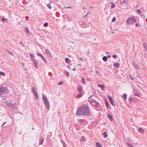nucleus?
Instances as JSON below:
<instances>
[{"label": "nucleus", "instance_id": "1", "mask_svg": "<svg viewBox=\"0 0 147 147\" xmlns=\"http://www.w3.org/2000/svg\"><path fill=\"white\" fill-rule=\"evenodd\" d=\"M76 113L78 115L89 116L90 115V112L88 106H82L78 108Z\"/></svg>", "mask_w": 147, "mask_h": 147}, {"label": "nucleus", "instance_id": "2", "mask_svg": "<svg viewBox=\"0 0 147 147\" xmlns=\"http://www.w3.org/2000/svg\"><path fill=\"white\" fill-rule=\"evenodd\" d=\"M9 91L7 87L2 86L0 87V96L2 95V94H7L9 93Z\"/></svg>", "mask_w": 147, "mask_h": 147}, {"label": "nucleus", "instance_id": "3", "mask_svg": "<svg viewBox=\"0 0 147 147\" xmlns=\"http://www.w3.org/2000/svg\"><path fill=\"white\" fill-rule=\"evenodd\" d=\"M5 103L6 105L10 108L15 109L16 107V104L15 102L12 103L10 101H6Z\"/></svg>", "mask_w": 147, "mask_h": 147}, {"label": "nucleus", "instance_id": "4", "mask_svg": "<svg viewBox=\"0 0 147 147\" xmlns=\"http://www.w3.org/2000/svg\"><path fill=\"white\" fill-rule=\"evenodd\" d=\"M43 100L45 104V107L48 110L50 109L49 103L47 100V99L46 96H42Z\"/></svg>", "mask_w": 147, "mask_h": 147}, {"label": "nucleus", "instance_id": "5", "mask_svg": "<svg viewBox=\"0 0 147 147\" xmlns=\"http://www.w3.org/2000/svg\"><path fill=\"white\" fill-rule=\"evenodd\" d=\"M137 21L136 19L134 17H132L128 18L126 22L128 24H133Z\"/></svg>", "mask_w": 147, "mask_h": 147}, {"label": "nucleus", "instance_id": "6", "mask_svg": "<svg viewBox=\"0 0 147 147\" xmlns=\"http://www.w3.org/2000/svg\"><path fill=\"white\" fill-rule=\"evenodd\" d=\"M90 104L92 105H94L95 106L98 107V106L99 103L95 100H93L90 101Z\"/></svg>", "mask_w": 147, "mask_h": 147}, {"label": "nucleus", "instance_id": "7", "mask_svg": "<svg viewBox=\"0 0 147 147\" xmlns=\"http://www.w3.org/2000/svg\"><path fill=\"white\" fill-rule=\"evenodd\" d=\"M83 86L81 85H79L77 87V90L79 92H81L83 91Z\"/></svg>", "mask_w": 147, "mask_h": 147}, {"label": "nucleus", "instance_id": "8", "mask_svg": "<svg viewBox=\"0 0 147 147\" xmlns=\"http://www.w3.org/2000/svg\"><path fill=\"white\" fill-rule=\"evenodd\" d=\"M37 55L39 56H40V57L42 58V59L44 61V62L45 63L47 64V63L46 59L43 57V56L42 54L38 53L37 54Z\"/></svg>", "mask_w": 147, "mask_h": 147}, {"label": "nucleus", "instance_id": "9", "mask_svg": "<svg viewBox=\"0 0 147 147\" xmlns=\"http://www.w3.org/2000/svg\"><path fill=\"white\" fill-rule=\"evenodd\" d=\"M44 140V138L43 137L41 136L40 138L39 142V145H41L42 144Z\"/></svg>", "mask_w": 147, "mask_h": 147}, {"label": "nucleus", "instance_id": "10", "mask_svg": "<svg viewBox=\"0 0 147 147\" xmlns=\"http://www.w3.org/2000/svg\"><path fill=\"white\" fill-rule=\"evenodd\" d=\"M45 52L46 54L49 56V57H52L51 54L49 50L48 49H46L45 50Z\"/></svg>", "mask_w": 147, "mask_h": 147}, {"label": "nucleus", "instance_id": "11", "mask_svg": "<svg viewBox=\"0 0 147 147\" xmlns=\"http://www.w3.org/2000/svg\"><path fill=\"white\" fill-rule=\"evenodd\" d=\"M33 62H34V67L36 68H38V62L35 59L33 60Z\"/></svg>", "mask_w": 147, "mask_h": 147}, {"label": "nucleus", "instance_id": "12", "mask_svg": "<svg viewBox=\"0 0 147 147\" xmlns=\"http://www.w3.org/2000/svg\"><path fill=\"white\" fill-rule=\"evenodd\" d=\"M133 64L134 66L136 69H139V67L138 65L136 64L135 62H133Z\"/></svg>", "mask_w": 147, "mask_h": 147}, {"label": "nucleus", "instance_id": "13", "mask_svg": "<svg viewBox=\"0 0 147 147\" xmlns=\"http://www.w3.org/2000/svg\"><path fill=\"white\" fill-rule=\"evenodd\" d=\"M30 57L31 59H32L33 61L35 59L34 56L33 54H32V53H30Z\"/></svg>", "mask_w": 147, "mask_h": 147}, {"label": "nucleus", "instance_id": "14", "mask_svg": "<svg viewBox=\"0 0 147 147\" xmlns=\"http://www.w3.org/2000/svg\"><path fill=\"white\" fill-rule=\"evenodd\" d=\"M114 66L119 68V64L118 63H114L113 65Z\"/></svg>", "mask_w": 147, "mask_h": 147}, {"label": "nucleus", "instance_id": "15", "mask_svg": "<svg viewBox=\"0 0 147 147\" xmlns=\"http://www.w3.org/2000/svg\"><path fill=\"white\" fill-rule=\"evenodd\" d=\"M124 3H125V5L127 7V5L128 4V3H127V2L126 1L123 0L122 2L121 3V4H123Z\"/></svg>", "mask_w": 147, "mask_h": 147}, {"label": "nucleus", "instance_id": "16", "mask_svg": "<svg viewBox=\"0 0 147 147\" xmlns=\"http://www.w3.org/2000/svg\"><path fill=\"white\" fill-rule=\"evenodd\" d=\"M106 105L107 108L109 109L110 108V105L107 100H106Z\"/></svg>", "mask_w": 147, "mask_h": 147}, {"label": "nucleus", "instance_id": "17", "mask_svg": "<svg viewBox=\"0 0 147 147\" xmlns=\"http://www.w3.org/2000/svg\"><path fill=\"white\" fill-rule=\"evenodd\" d=\"M82 96V94L81 92H80V93L76 97L77 98H80Z\"/></svg>", "mask_w": 147, "mask_h": 147}, {"label": "nucleus", "instance_id": "18", "mask_svg": "<svg viewBox=\"0 0 147 147\" xmlns=\"http://www.w3.org/2000/svg\"><path fill=\"white\" fill-rule=\"evenodd\" d=\"M26 32L28 34H30V31L28 29V28L27 27H26L25 29Z\"/></svg>", "mask_w": 147, "mask_h": 147}, {"label": "nucleus", "instance_id": "19", "mask_svg": "<svg viewBox=\"0 0 147 147\" xmlns=\"http://www.w3.org/2000/svg\"><path fill=\"white\" fill-rule=\"evenodd\" d=\"M6 51L9 54L11 55L12 56H13V53L11 51L9 50H8V49H6Z\"/></svg>", "mask_w": 147, "mask_h": 147}, {"label": "nucleus", "instance_id": "20", "mask_svg": "<svg viewBox=\"0 0 147 147\" xmlns=\"http://www.w3.org/2000/svg\"><path fill=\"white\" fill-rule=\"evenodd\" d=\"M98 86L100 87L102 90H103L105 88V86L103 85L98 84Z\"/></svg>", "mask_w": 147, "mask_h": 147}, {"label": "nucleus", "instance_id": "21", "mask_svg": "<svg viewBox=\"0 0 147 147\" xmlns=\"http://www.w3.org/2000/svg\"><path fill=\"white\" fill-rule=\"evenodd\" d=\"M65 60L67 63H69L71 62L70 60L67 58H65Z\"/></svg>", "mask_w": 147, "mask_h": 147}, {"label": "nucleus", "instance_id": "22", "mask_svg": "<svg viewBox=\"0 0 147 147\" xmlns=\"http://www.w3.org/2000/svg\"><path fill=\"white\" fill-rule=\"evenodd\" d=\"M102 59L104 61H106L107 60V57L106 56L103 57Z\"/></svg>", "mask_w": 147, "mask_h": 147}, {"label": "nucleus", "instance_id": "23", "mask_svg": "<svg viewBox=\"0 0 147 147\" xmlns=\"http://www.w3.org/2000/svg\"><path fill=\"white\" fill-rule=\"evenodd\" d=\"M107 115L108 117L112 121L113 120V118L112 116L110 115L109 114H107Z\"/></svg>", "mask_w": 147, "mask_h": 147}, {"label": "nucleus", "instance_id": "24", "mask_svg": "<svg viewBox=\"0 0 147 147\" xmlns=\"http://www.w3.org/2000/svg\"><path fill=\"white\" fill-rule=\"evenodd\" d=\"M96 147H102V146L100 143L98 142H96Z\"/></svg>", "mask_w": 147, "mask_h": 147}, {"label": "nucleus", "instance_id": "25", "mask_svg": "<svg viewBox=\"0 0 147 147\" xmlns=\"http://www.w3.org/2000/svg\"><path fill=\"white\" fill-rule=\"evenodd\" d=\"M127 144L129 147H134V145L131 144L127 142Z\"/></svg>", "mask_w": 147, "mask_h": 147}, {"label": "nucleus", "instance_id": "26", "mask_svg": "<svg viewBox=\"0 0 147 147\" xmlns=\"http://www.w3.org/2000/svg\"><path fill=\"white\" fill-rule=\"evenodd\" d=\"M81 82L83 84H85V79L84 78H82V80H81Z\"/></svg>", "mask_w": 147, "mask_h": 147}, {"label": "nucleus", "instance_id": "27", "mask_svg": "<svg viewBox=\"0 0 147 147\" xmlns=\"http://www.w3.org/2000/svg\"><path fill=\"white\" fill-rule=\"evenodd\" d=\"M127 96V94L125 93L123 94V96H122V98H125L126 99V98Z\"/></svg>", "mask_w": 147, "mask_h": 147}, {"label": "nucleus", "instance_id": "28", "mask_svg": "<svg viewBox=\"0 0 147 147\" xmlns=\"http://www.w3.org/2000/svg\"><path fill=\"white\" fill-rule=\"evenodd\" d=\"M104 135V137L105 138H106L107 136V133L106 132H105L103 133V134Z\"/></svg>", "mask_w": 147, "mask_h": 147}, {"label": "nucleus", "instance_id": "29", "mask_svg": "<svg viewBox=\"0 0 147 147\" xmlns=\"http://www.w3.org/2000/svg\"><path fill=\"white\" fill-rule=\"evenodd\" d=\"M134 100V99L133 98H129V102L131 103V102H132Z\"/></svg>", "mask_w": 147, "mask_h": 147}, {"label": "nucleus", "instance_id": "30", "mask_svg": "<svg viewBox=\"0 0 147 147\" xmlns=\"http://www.w3.org/2000/svg\"><path fill=\"white\" fill-rule=\"evenodd\" d=\"M108 98H109V100L110 101V102H112V101L113 100L111 96H109Z\"/></svg>", "mask_w": 147, "mask_h": 147}, {"label": "nucleus", "instance_id": "31", "mask_svg": "<svg viewBox=\"0 0 147 147\" xmlns=\"http://www.w3.org/2000/svg\"><path fill=\"white\" fill-rule=\"evenodd\" d=\"M111 3L112 4V5L111 6V9H112L113 8L115 7V5H114L113 3L112 2H111Z\"/></svg>", "mask_w": 147, "mask_h": 147}, {"label": "nucleus", "instance_id": "32", "mask_svg": "<svg viewBox=\"0 0 147 147\" xmlns=\"http://www.w3.org/2000/svg\"><path fill=\"white\" fill-rule=\"evenodd\" d=\"M137 13L138 14H141L142 13V12L140 11V9H138L137 10Z\"/></svg>", "mask_w": 147, "mask_h": 147}, {"label": "nucleus", "instance_id": "33", "mask_svg": "<svg viewBox=\"0 0 147 147\" xmlns=\"http://www.w3.org/2000/svg\"><path fill=\"white\" fill-rule=\"evenodd\" d=\"M0 75L4 76L5 75V74L4 72L1 71L0 72Z\"/></svg>", "mask_w": 147, "mask_h": 147}, {"label": "nucleus", "instance_id": "34", "mask_svg": "<svg viewBox=\"0 0 147 147\" xmlns=\"http://www.w3.org/2000/svg\"><path fill=\"white\" fill-rule=\"evenodd\" d=\"M139 130L140 131L141 133H143L144 132L143 130L141 128H139Z\"/></svg>", "mask_w": 147, "mask_h": 147}, {"label": "nucleus", "instance_id": "35", "mask_svg": "<svg viewBox=\"0 0 147 147\" xmlns=\"http://www.w3.org/2000/svg\"><path fill=\"white\" fill-rule=\"evenodd\" d=\"M34 94L36 97V98L37 99H38L39 98H38V96L37 93H36V94Z\"/></svg>", "mask_w": 147, "mask_h": 147}, {"label": "nucleus", "instance_id": "36", "mask_svg": "<svg viewBox=\"0 0 147 147\" xmlns=\"http://www.w3.org/2000/svg\"><path fill=\"white\" fill-rule=\"evenodd\" d=\"M111 104L112 105H113V106H115V104L114 103V100H113L112 102H111Z\"/></svg>", "mask_w": 147, "mask_h": 147}, {"label": "nucleus", "instance_id": "37", "mask_svg": "<svg viewBox=\"0 0 147 147\" xmlns=\"http://www.w3.org/2000/svg\"><path fill=\"white\" fill-rule=\"evenodd\" d=\"M65 74L67 76H68L69 75V72L67 71H66Z\"/></svg>", "mask_w": 147, "mask_h": 147}, {"label": "nucleus", "instance_id": "38", "mask_svg": "<svg viewBox=\"0 0 147 147\" xmlns=\"http://www.w3.org/2000/svg\"><path fill=\"white\" fill-rule=\"evenodd\" d=\"M48 23L47 22H46L44 24V25L45 27H47L48 26Z\"/></svg>", "mask_w": 147, "mask_h": 147}, {"label": "nucleus", "instance_id": "39", "mask_svg": "<svg viewBox=\"0 0 147 147\" xmlns=\"http://www.w3.org/2000/svg\"><path fill=\"white\" fill-rule=\"evenodd\" d=\"M116 18L114 17L113 18L112 21L113 22H115L116 21Z\"/></svg>", "mask_w": 147, "mask_h": 147}, {"label": "nucleus", "instance_id": "40", "mask_svg": "<svg viewBox=\"0 0 147 147\" xmlns=\"http://www.w3.org/2000/svg\"><path fill=\"white\" fill-rule=\"evenodd\" d=\"M63 82H60L58 83V85H62L63 84Z\"/></svg>", "mask_w": 147, "mask_h": 147}, {"label": "nucleus", "instance_id": "41", "mask_svg": "<svg viewBox=\"0 0 147 147\" xmlns=\"http://www.w3.org/2000/svg\"><path fill=\"white\" fill-rule=\"evenodd\" d=\"M114 58H116L117 57V56L115 55H114L112 56Z\"/></svg>", "mask_w": 147, "mask_h": 147}, {"label": "nucleus", "instance_id": "42", "mask_svg": "<svg viewBox=\"0 0 147 147\" xmlns=\"http://www.w3.org/2000/svg\"><path fill=\"white\" fill-rule=\"evenodd\" d=\"M89 13L88 12L85 15H84L83 16L85 18V17H87L89 15Z\"/></svg>", "mask_w": 147, "mask_h": 147}, {"label": "nucleus", "instance_id": "43", "mask_svg": "<svg viewBox=\"0 0 147 147\" xmlns=\"http://www.w3.org/2000/svg\"><path fill=\"white\" fill-rule=\"evenodd\" d=\"M147 45L146 44V43L143 44V47L144 48H145V49H146V47H147Z\"/></svg>", "mask_w": 147, "mask_h": 147}, {"label": "nucleus", "instance_id": "44", "mask_svg": "<svg viewBox=\"0 0 147 147\" xmlns=\"http://www.w3.org/2000/svg\"><path fill=\"white\" fill-rule=\"evenodd\" d=\"M47 6L49 8V9L51 8V5L50 4H49L48 5H47Z\"/></svg>", "mask_w": 147, "mask_h": 147}, {"label": "nucleus", "instance_id": "45", "mask_svg": "<svg viewBox=\"0 0 147 147\" xmlns=\"http://www.w3.org/2000/svg\"><path fill=\"white\" fill-rule=\"evenodd\" d=\"M2 20L3 21H7V20L4 18H2Z\"/></svg>", "mask_w": 147, "mask_h": 147}, {"label": "nucleus", "instance_id": "46", "mask_svg": "<svg viewBox=\"0 0 147 147\" xmlns=\"http://www.w3.org/2000/svg\"><path fill=\"white\" fill-rule=\"evenodd\" d=\"M135 95L136 96H139V94L138 93L136 92L135 93Z\"/></svg>", "mask_w": 147, "mask_h": 147}, {"label": "nucleus", "instance_id": "47", "mask_svg": "<svg viewBox=\"0 0 147 147\" xmlns=\"http://www.w3.org/2000/svg\"><path fill=\"white\" fill-rule=\"evenodd\" d=\"M129 77L131 79V80H134V78L133 77H132L131 75H130L129 76Z\"/></svg>", "mask_w": 147, "mask_h": 147}, {"label": "nucleus", "instance_id": "48", "mask_svg": "<svg viewBox=\"0 0 147 147\" xmlns=\"http://www.w3.org/2000/svg\"><path fill=\"white\" fill-rule=\"evenodd\" d=\"M32 89L33 92H34L35 91V90L34 88V87H32Z\"/></svg>", "mask_w": 147, "mask_h": 147}, {"label": "nucleus", "instance_id": "49", "mask_svg": "<svg viewBox=\"0 0 147 147\" xmlns=\"http://www.w3.org/2000/svg\"><path fill=\"white\" fill-rule=\"evenodd\" d=\"M78 60L79 61H82V58H78Z\"/></svg>", "mask_w": 147, "mask_h": 147}, {"label": "nucleus", "instance_id": "50", "mask_svg": "<svg viewBox=\"0 0 147 147\" xmlns=\"http://www.w3.org/2000/svg\"><path fill=\"white\" fill-rule=\"evenodd\" d=\"M85 24V23L84 22L82 23V24L81 25V26L83 27H84V26H83V25H84Z\"/></svg>", "mask_w": 147, "mask_h": 147}, {"label": "nucleus", "instance_id": "51", "mask_svg": "<svg viewBox=\"0 0 147 147\" xmlns=\"http://www.w3.org/2000/svg\"><path fill=\"white\" fill-rule=\"evenodd\" d=\"M61 142L63 144V146H64L65 143L63 142V141L62 140H61Z\"/></svg>", "mask_w": 147, "mask_h": 147}, {"label": "nucleus", "instance_id": "52", "mask_svg": "<svg viewBox=\"0 0 147 147\" xmlns=\"http://www.w3.org/2000/svg\"><path fill=\"white\" fill-rule=\"evenodd\" d=\"M96 73L97 74H99V72L98 71H96Z\"/></svg>", "mask_w": 147, "mask_h": 147}, {"label": "nucleus", "instance_id": "53", "mask_svg": "<svg viewBox=\"0 0 147 147\" xmlns=\"http://www.w3.org/2000/svg\"><path fill=\"white\" fill-rule=\"evenodd\" d=\"M139 26V24L138 23H137L136 24V27H137V26Z\"/></svg>", "mask_w": 147, "mask_h": 147}, {"label": "nucleus", "instance_id": "54", "mask_svg": "<svg viewBox=\"0 0 147 147\" xmlns=\"http://www.w3.org/2000/svg\"><path fill=\"white\" fill-rule=\"evenodd\" d=\"M76 68H74L73 69V70L74 71H76Z\"/></svg>", "mask_w": 147, "mask_h": 147}, {"label": "nucleus", "instance_id": "55", "mask_svg": "<svg viewBox=\"0 0 147 147\" xmlns=\"http://www.w3.org/2000/svg\"><path fill=\"white\" fill-rule=\"evenodd\" d=\"M6 123V122H5L3 123L2 125V126H3L4 124H5V123Z\"/></svg>", "mask_w": 147, "mask_h": 147}, {"label": "nucleus", "instance_id": "56", "mask_svg": "<svg viewBox=\"0 0 147 147\" xmlns=\"http://www.w3.org/2000/svg\"><path fill=\"white\" fill-rule=\"evenodd\" d=\"M34 93V94H36V93H37V92H36V91L33 92Z\"/></svg>", "mask_w": 147, "mask_h": 147}, {"label": "nucleus", "instance_id": "57", "mask_svg": "<svg viewBox=\"0 0 147 147\" xmlns=\"http://www.w3.org/2000/svg\"><path fill=\"white\" fill-rule=\"evenodd\" d=\"M66 8H71V7H67Z\"/></svg>", "mask_w": 147, "mask_h": 147}, {"label": "nucleus", "instance_id": "58", "mask_svg": "<svg viewBox=\"0 0 147 147\" xmlns=\"http://www.w3.org/2000/svg\"><path fill=\"white\" fill-rule=\"evenodd\" d=\"M108 57H111V56L110 55H108Z\"/></svg>", "mask_w": 147, "mask_h": 147}, {"label": "nucleus", "instance_id": "59", "mask_svg": "<svg viewBox=\"0 0 147 147\" xmlns=\"http://www.w3.org/2000/svg\"><path fill=\"white\" fill-rule=\"evenodd\" d=\"M28 18V16H27L26 17V19H27V18Z\"/></svg>", "mask_w": 147, "mask_h": 147}, {"label": "nucleus", "instance_id": "60", "mask_svg": "<svg viewBox=\"0 0 147 147\" xmlns=\"http://www.w3.org/2000/svg\"><path fill=\"white\" fill-rule=\"evenodd\" d=\"M87 54H89V53H90V52H89L88 51V52H87Z\"/></svg>", "mask_w": 147, "mask_h": 147}, {"label": "nucleus", "instance_id": "61", "mask_svg": "<svg viewBox=\"0 0 147 147\" xmlns=\"http://www.w3.org/2000/svg\"><path fill=\"white\" fill-rule=\"evenodd\" d=\"M125 4V3H124V4H123V5H126H126Z\"/></svg>", "mask_w": 147, "mask_h": 147}, {"label": "nucleus", "instance_id": "62", "mask_svg": "<svg viewBox=\"0 0 147 147\" xmlns=\"http://www.w3.org/2000/svg\"><path fill=\"white\" fill-rule=\"evenodd\" d=\"M78 66H80V64H78Z\"/></svg>", "mask_w": 147, "mask_h": 147}, {"label": "nucleus", "instance_id": "63", "mask_svg": "<svg viewBox=\"0 0 147 147\" xmlns=\"http://www.w3.org/2000/svg\"><path fill=\"white\" fill-rule=\"evenodd\" d=\"M111 33L112 34H113L114 33V32H111Z\"/></svg>", "mask_w": 147, "mask_h": 147}, {"label": "nucleus", "instance_id": "64", "mask_svg": "<svg viewBox=\"0 0 147 147\" xmlns=\"http://www.w3.org/2000/svg\"><path fill=\"white\" fill-rule=\"evenodd\" d=\"M146 21L147 22V19H146Z\"/></svg>", "mask_w": 147, "mask_h": 147}]
</instances>
